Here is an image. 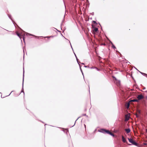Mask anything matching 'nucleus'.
I'll use <instances>...</instances> for the list:
<instances>
[{
    "mask_svg": "<svg viewBox=\"0 0 147 147\" xmlns=\"http://www.w3.org/2000/svg\"><path fill=\"white\" fill-rule=\"evenodd\" d=\"M127 139L129 141V142L131 143L132 144L135 145L136 146H138V143L134 140L131 138H127Z\"/></svg>",
    "mask_w": 147,
    "mask_h": 147,
    "instance_id": "obj_1",
    "label": "nucleus"
},
{
    "mask_svg": "<svg viewBox=\"0 0 147 147\" xmlns=\"http://www.w3.org/2000/svg\"><path fill=\"white\" fill-rule=\"evenodd\" d=\"M105 134H109V135L113 137H114L115 136V135L113 134L109 130H107L106 129Z\"/></svg>",
    "mask_w": 147,
    "mask_h": 147,
    "instance_id": "obj_2",
    "label": "nucleus"
},
{
    "mask_svg": "<svg viewBox=\"0 0 147 147\" xmlns=\"http://www.w3.org/2000/svg\"><path fill=\"white\" fill-rule=\"evenodd\" d=\"M24 68L23 67V83H22V88L21 91V92H23L24 94V89H23V84H24Z\"/></svg>",
    "mask_w": 147,
    "mask_h": 147,
    "instance_id": "obj_3",
    "label": "nucleus"
},
{
    "mask_svg": "<svg viewBox=\"0 0 147 147\" xmlns=\"http://www.w3.org/2000/svg\"><path fill=\"white\" fill-rule=\"evenodd\" d=\"M106 129L101 128L98 130V131L105 134Z\"/></svg>",
    "mask_w": 147,
    "mask_h": 147,
    "instance_id": "obj_4",
    "label": "nucleus"
},
{
    "mask_svg": "<svg viewBox=\"0 0 147 147\" xmlns=\"http://www.w3.org/2000/svg\"><path fill=\"white\" fill-rule=\"evenodd\" d=\"M91 26L93 28V31L96 32H98V28H97L95 27L93 24H92Z\"/></svg>",
    "mask_w": 147,
    "mask_h": 147,
    "instance_id": "obj_5",
    "label": "nucleus"
},
{
    "mask_svg": "<svg viewBox=\"0 0 147 147\" xmlns=\"http://www.w3.org/2000/svg\"><path fill=\"white\" fill-rule=\"evenodd\" d=\"M138 100H141L144 98V96L142 95H139L137 97Z\"/></svg>",
    "mask_w": 147,
    "mask_h": 147,
    "instance_id": "obj_6",
    "label": "nucleus"
},
{
    "mask_svg": "<svg viewBox=\"0 0 147 147\" xmlns=\"http://www.w3.org/2000/svg\"><path fill=\"white\" fill-rule=\"evenodd\" d=\"M125 130L127 134L130 133L131 131V130L129 128L125 129Z\"/></svg>",
    "mask_w": 147,
    "mask_h": 147,
    "instance_id": "obj_7",
    "label": "nucleus"
},
{
    "mask_svg": "<svg viewBox=\"0 0 147 147\" xmlns=\"http://www.w3.org/2000/svg\"><path fill=\"white\" fill-rule=\"evenodd\" d=\"M122 141L124 143H126L127 142L126 140L124 138L123 136H122Z\"/></svg>",
    "mask_w": 147,
    "mask_h": 147,
    "instance_id": "obj_8",
    "label": "nucleus"
},
{
    "mask_svg": "<svg viewBox=\"0 0 147 147\" xmlns=\"http://www.w3.org/2000/svg\"><path fill=\"white\" fill-rule=\"evenodd\" d=\"M8 16L9 18L12 20L13 23L14 24V23H13V21L12 19V17H11V15L10 14H8Z\"/></svg>",
    "mask_w": 147,
    "mask_h": 147,
    "instance_id": "obj_9",
    "label": "nucleus"
},
{
    "mask_svg": "<svg viewBox=\"0 0 147 147\" xmlns=\"http://www.w3.org/2000/svg\"><path fill=\"white\" fill-rule=\"evenodd\" d=\"M130 101L131 102H138V99H135L131 100Z\"/></svg>",
    "mask_w": 147,
    "mask_h": 147,
    "instance_id": "obj_10",
    "label": "nucleus"
},
{
    "mask_svg": "<svg viewBox=\"0 0 147 147\" xmlns=\"http://www.w3.org/2000/svg\"><path fill=\"white\" fill-rule=\"evenodd\" d=\"M140 72V73L143 75L146 76H147V74H146V73H143V72H140V71H139Z\"/></svg>",
    "mask_w": 147,
    "mask_h": 147,
    "instance_id": "obj_11",
    "label": "nucleus"
},
{
    "mask_svg": "<svg viewBox=\"0 0 147 147\" xmlns=\"http://www.w3.org/2000/svg\"><path fill=\"white\" fill-rule=\"evenodd\" d=\"M16 35L18 36L19 38L21 40V41L22 42V40H21V37H20V33H17L16 34Z\"/></svg>",
    "mask_w": 147,
    "mask_h": 147,
    "instance_id": "obj_12",
    "label": "nucleus"
},
{
    "mask_svg": "<svg viewBox=\"0 0 147 147\" xmlns=\"http://www.w3.org/2000/svg\"><path fill=\"white\" fill-rule=\"evenodd\" d=\"M111 47L112 48L114 49H116V47L115 46V45L113 44L112 45Z\"/></svg>",
    "mask_w": 147,
    "mask_h": 147,
    "instance_id": "obj_13",
    "label": "nucleus"
},
{
    "mask_svg": "<svg viewBox=\"0 0 147 147\" xmlns=\"http://www.w3.org/2000/svg\"><path fill=\"white\" fill-rule=\"evenodd\" d=\"M92 22V23H94V24H95L96 25H97V23L95 21L93 20Z\"/></svg>",
    "mask_w": 147,
    "mask_h": 147,
    "instance_id": "obj_14",
    "label": "nucleus"
},
{
    "mask_svg": "<svg viewBox=\"0 0 147 147\" xmlns=\"http://www.w3.org/2000/svg\"><path fill=\"white\" fill-rule=\"evenodd\" d=\"M74 55H75V56L76 57V61H77V60H79V59H78V58H77V57L76 54H75V53L74 52Z\"/></svg>",
    "mask_w": 147,
    "mask_h": 147,
    "instance_id": "obj_15",
    "label": "nucleus"
},
{
    "mask_svg": "<svg viewBox=\"0 0 147 147\" xmlns=\"http://www.w3.org/2000/svg\"><path fill=\"white\" fill-rule=\"evenodd\" d=\"M94 68L96 69L98 71H100V69H99L97 67H94Z\"/></svg>",
    "mask_w": 147,
    "mask_h": 147,
    "instance_id": "obj_16",
    "label": "nucleus"
},
{
    "mask_svg": "<svg viewBox=\"0 0 147 147\" xmlns=\"http://www.w3.org/2000/svg\"><path fill=\"white\" fill-rule=\"evenodd\" d=\"M80 70L81 72L82 73V74L83 75V77H84V74H83V71L81 69V68H80Z\"/></svg>",
    "mask_w": 147,
    "mask_h": 147,
    "instance_id": "obj_17",
    "label": "nucleus"
},
{
    "mask_svg": "<svg viewBox=\"0 0 147 147\" xmlns=\"http://www.w3.org/2000/svg\"><path fill=\"white\" fill-rule=\"evenodd\" d=\"M80 117H78L77 119L76 120V121H75V123H74V125H73L71 127H73V126H74L75 125L76 121H77V120H78V119L79 118H80Z\"/></svg>",
    "mask_w": 147,
    "mask_h": 147,
    "instance_id": "obj_18",
    "label": "nucleus"
},
{
    "mask_svg": "<svg viewBox=\"0 0 147 147\" xmlns=\"http://www.w3.org/2000/svg\"><path fill=\"white\" fill-rule=\"evenodd\" d=\"M26 35H30V36H33V35H32L31 34H30L28 33H26Z\"/></svg>",
    "mask_w": 147,
    "mask_h": 147,
    "instance_id": "obj_19",
    "label": "nucleus"
},
{
    "mask_svg": "<svg viewBox=\"0 0 147 147\" xmlns=\"http://www.w3.org/2000/svg\"><path fill=\"white\" fill-rule=\"evenodd\" d=\"M23 40L24 42L25 43V39L24 37H23Z\"/></svg>",
    "mask_w": 147,
    "mask_h": 147,
    "instance_id": "obj_20",
    "label": "nucleus"
},
{
    "mask_svg": "<svg viewBox=\"0 0 147 147\" xmlns=\"http://www.w3.org/2000/svg\"><path fill=\"white\" fill-rule=\"evenodd\" d=\"M82 116H86V117H88V116L87 115H86V114H82Z\"/></svg>",
    "mask_w": 147,
    "mask_h": 147,
    "instance_id": "obj_21",
    "label": "nucleus"
},
{
    "mask_svg": "<svg viewBox=\"0 0 147 147\" xmlns=\"http://www.w3.org/2000/svg\"><path fill=\"white\" fill-rule=\"evenodd\" d=\"M51 37V36H47L45 37V38H50Z\"/></svg>",
    "mask_w": 147,
    "mask_h": 147,
    "instance_id": "obj_22",
    "label": "nucleus"
},
{
    "mask_svg": "<svg viewBox=\"0 0 147 147\" xmlns=\"http://www.w3.org/2000/svg\"><path fill=\"white\" fill-rule=\"evenodd\" d=\"M77 61L79 65V64H80V63H80V62L78 60Z\"/></svg>",
    "mask_w": 147,
    "mask_h": 147,
    "instance_id": "obj_23",
    "label": "nucleus"
},
{
    "mask_svg": "<svg viewBox=\"0 0 147 147\" xmlns=\"http://www.w3.org/2000/svg\"><path fill=\"white\" fill-rule=\"evenodd\" d=\"M63 22H64V20H62V23H61V26H62V23H63Z\"/></svg>",
    "mask_w": 147,
    "mask_h": 147,
    "instance_id": "obj_24",
    "label": "nucleus"
},
{
    "mask_svg": "<svg viewBox=\"0 0 147 147\" xmlns=\"http://www.w3.org/2000/svg\"><path fill=\"white\" fill-rule=\"evenodd\" d=\"M69 43H70V44L71 47V48H72V49L73 51H74V50H73V48H72V47L71 45V43H70V41H69Z\"/></svg>",
    "mask_w": 147,
    "mask_h": 147,
    "instance_id": "obj_25",
    "label": "nucleus"
},
{
    "mask_svg": "<svg viewBox=\"0 0 147 147\" xmlns=\"http://www.w3.org/2000/svg\"><path fill=\"white\" fill-rule=\"evenodd\" d=\"M69 43H70V44L71 47V48H72V49L73 51H74V50H73V48H72V47L71 45V43H70V41H69Z\"/></svg>",
    "mask_w": 147,
    "mask_h": 147,
    "instance_id": "obj_26",
    "label": "nucleus"
},
{
    "mask_svg": "<svg viewBox=\"0 0 147 147\" xmlns=\"http://www.w3.org/2000/svg\"><path fill=\"white\" fill-rule=\"evenodd\" d=\"M68 131H69L68 129H66V134H67V132H68Z\"/></svg>",
    "mask_w": 147,
    "mask_h": 147,
    "instance_id": "obj_27",
    "label": "nucleus"
},
{
    "mask_svg": "<svg viewBox=\"0 0 147 147\" xmlns=\"http://www.w3.org/2000/svg\"><path fill=\"white\" fill-rule=\"evenodd\" d=\"M110 42L111 44V45L113 44V43H112V42L111 41H110Z\"/></svg>",
    "mask_w": 147,
    "mask_h": 147,
    "instance_id": "obj_28",
    "label": "nucleus"
},
{
    "mask_svg": "<svg viewBox=\"0 0 147 147\" xmlns=\"http://www.w3.org/2000/svg\"><path fill=\"white\" fill-rule=\"evenodd\" d=\"M91 14L92 16L94 15V13L93 12H92V13H91Z\"/></svg>",
    "mask_w": 147,
    "mask_h": 147,
    "instance_id": "obj_29",
    "label": "nucleus"
},
{
    "mask_svg": "<svg viewBox=\"0 0 147 147\" xmlns=\"http://www.w3.org/2000/svg\"><path fill=\"white\" fill-rule=\"evenodd\" d=\"M84 67H86V68H87V67H89V66H85Z\"/></svg>",
    "mask_w": 147,
    "mask_h": 147,
    "instance_id": "obj_30",
    "label": "nucleus"
},
{
    "mask_svg": "<svg viewBox=\"0 0 147 147\" xmlns=\"http://www.w3.org/2000/svg\"><path fill=\"white\" fill-rule=\"evenodd\" d=\"M113 78H114L115 79V80H117V78H116V77H114V76H113Z\"/></svg>",
    "mask_w": 147,
    "mask_h": 147,
    "instance_id": "obj_31",
    "label": "nucleus"
},
{
    "mask_svg": "<svg viewBox=\"0 0 147 147\" xmlns=\"http://www.w3.org/2000/svg\"><path fill=\"white\" fill-rule=\"evenodd\" d=\"M13 91H12L11 92V93L9 94L7 96H9V95H10V94H11V92H12Z\"/></svg>",
    "mask_w": 147,
    "mask_h": 147,
    "instance_id": "obj_32",
    "label": "nucleus"
},
{
    "mask_svg": "<svg viewBox=\"0 0 147 147\" xmlns=\"http://www.w3.org/2000/svg\"><path fill=\"white\" fill-rule=\"evenodd\" d=\"M129 103H128V105H127V106H127V107H129Z\"/></svg>",
    "mask_w": 147,
    "mask_h": 147,
    "instance_id": "obj_33",
    "label": "nucleus"
},
{
    "mask_svg": "<svg viewBox=\"0 0 147 147\" xmlns=\"http://www.w3.org/2000/svg\"><path fill=\"white\" fill-rule=\"evenodd\" d=\"M79 66L80 69V68H81V66L80 64H79Z\"/></svg>",
    "mask_w": 147,
    "mask_h": 147,
    "instance_id": "obj_34",
    "label": "nucleus"
},
{
    "mask_svg": "<svg viewBox=\"0 0 147 147\" xmlns=\"http://www.w3.org/2000/svg\"><path fill=\"white\" fill-rule=\"evenodd\" d=\"M136 117H139V115H136Z\"/></svg>",
    "mask_w": 147,
    "mask_h": 147,
    "instance_id": "obj_35",
    "label": "nucleus"
},
{
    "mask_svg": "<svg viewBox=\"0 0 147 147\" xmlns=\"http://www.w3.org/2000/svg\"><path fill=\"white\" fill-rule=\"evenodd\" d=\"M146 89V88L145 87H144L143 88V90H145Z\"/></svg>",
    "mask_w": 147,
    "mask_h": 147,
    "instance_id": "obj_36",
    "label": "nucleus"
},
{
    "mask_svg": "<svg viewBox=\"0 0 147 147\" xmlns=\"http://www.w3.org/2000/svg\"><path fill=\"white\" fill-rule=\"evenodd\" d=\"M61 35L62 36H63V37H64V38L65 39H66V38H65V37L61 33Z\"/></svg>",
    "mask_w": 147,
    "mask_h": 147,
    "instance_id": "obj_37",
    "label": "nucleus"
},
{
    "mask_svg": "<svg viewBox=\"0 0 147 147\" xmlns=\"http://www.w3.org/2000/svg\"><path fill=\"white\" fill-rule=\"evenodd\" d=\"M102 45H104V46L106 45V44L105 43L102 44Z\"/></svg>",
    "mask_w": 147,
    "mask_h": 147,
    "instance_id": "obj_38",
    "label": "nucleus"
},
{
    "mask_svg": "<svg viewBox=\"0 0 147 147\" xmlns=\"http://www.w3.org/2000/svg\"><path fill=\"white\" fill-rule=\"evenodd\" d=\"M90 68H91V69H94V68H94V67H90Z\"/></svg>",
    "mask_w": 147,
    "mask_h": 147,
    "instance_id": "obj_39",
    "label": "nucleus"
},
{
    "mask_svg": "<svg viewBox=\"0 0 147 147\" xmlns=\"http://www.w3.org/2000/svg\"><path fill=\"white\" fill-rule=\"evenodd\" d=\"M81 63L83 65H84V63Z\"/></svg>",
    "mask_w": 147,
    "mask_h": 147,
    "instance_id": "obj_40",
    "label": "nucleus"
},
{
    "mask_svg": "<svg viewBox=\"0 0 147 147\" xmlns=\"http://www.w3.org/2000/svg\"><path fill=\"white\" fill-rule=\"evenodd\" d=\"M23 51H24V50H23Z\"/></svg>",
    "mask_w": 147,
    "mask_h": 147,
    "instance_id": "obj_41",
    "label": "nucleus"
},
{
    "mask_svg": "<svg viewBox=\"0 0 147 147\" xmlns=\"http://www.w3.org/2000/svg\"><path fill=\"white\" fill-rule=\"evenodd\" d=\"M56 29L57 30V31H59V32H61L60 31H59L57 29Z\"/></svg>",
    "mask_w": 147,
    "mask_h": 147,
    "instance_id": "obj_42",
    "label": "nucleus"
},
{
    "mask_svg": "<svg viewBox=\"0 0 147 147\" xmlns=\"http://www.w3.org/2000/svg\"><path fill=\"white\" fill-rule=\"evenodd\" d=\"M146 133H147V129H146Z\"/></svg>",
    "mask_w": 147,
    "mask_h": 147,
    "instance_id": "obj_43",
    "label": "nucleus"
},
{
    "mask_svg": "<svg viewBox=\"0 0 147 147\" xmlns=\"http://www.w3.org/2000/svg\"><path fill=\"white\" fill-rule=\"evenodd\" d=\"M36 37H37V38H38L39 37L38 36H35Z\"/></svg>",
    "mask_w": 147,
    "mask_h": 147,
    "instance_id": "obj_44",
    "label": "nucleus"
},
{
    "mask_svg": "<svg viewBox=\"0 0 147 147\" xmlns=\"http://www.w3.org/2000/svg\"><path fill=\"white\" fill-rule=\"evenodd\" d=\"M128 145H131V144H128Z\"/></svg>",
    "mask_w": 147,
    "mask_h": 147,
    "instance_id": "obj_45",
    "label": "nucleus"
},
{
    "mask_svg": "<svg viewBox=\"0 0 147 147\" xmlns=\"http://www.w3.org/2000/svg\"><path fill=\"white\" fill-rule=\"evenodd\" d=\"M134 67L135 68V69H136V70H137L138 71V70L135 67Z\"/></svg>",
    "mask_w": 147,
    "mask_h": 147,
    "instance_id": "obj_46",
    "label": "nucleus"
},
{
    "mask_svg": "<svg viewBox=\"0 0 147 147\" xmlns=\"http://www.w3.org/2000/svg\"><path fill=\"white\" fill-rule=\"evenodd\" d=\"M145 92H147V90L145 91Z\"/></svg>",
    "mask_w": 147,
    "mask_h": 147,
    "instance_id": "obj_47",
    "label": "nucleus"
},
{
    "mask_svg": "<svg viewBox=\"0 0 147 147\" xmlns=\"http://www.w3.org/2000/svg\"><path fill=\"white\" fill-rule=\"evenodd\" d=\"M99 23V25L101 26L100 24V23L99 22V23Z\"/></svg>",
    "mask_w": 147,
    "mask_h": 147,
    "instance_id": "obj_48",
    "label": "nucleus"
},
{
    "mask_svg": "<svg viewBox=\"0 0 147 147\" xmlns=\"http://www.w3.org/2000/svg\"><path fill=\"white\" fill-rule=\"evenodd\" d=\"M84 125L85 127V126H86V125H85V124H84Z\"/></svg>",
    "mask_w": 147,
    "mask_h": 147,
    "instance_id": "obj_49",
    "label": "nucleus"
},
{
    "mask_svg": "<svg viewBox=\"0 0 147 147\" xmlns=\"http://www.w3.org/2000/svg\"><path fill=\"white\" fill-rule=\"evenodd\" d=\"M146 143H145L144 144L146 145Z\"/></svg>",
    "mask_w": 147,
    "mask_h": 147,
    "instance_id": "obj_50",
    "label": "nucleus"
},
{
    "mask_svg": "<svg viewBox=\"0 0 147 147\" xmlns=\"http://www.w3.org/2000/svg\"><path fill=\"white\" fill-rule=\"evenodd\" d=\"M90 19H92V18H90Z\"/></svg>",
    "mask_w": 147,
    "mask_h": 147,
    "instance_id": "obj_51",
    "label": "nucleus"
},
{
    "mask_svg": "<svg viewBox=\"0 0 147 147\" xmlns=\"http://www.w3.org/2000/svg\"><path fill=\"white\" fill-rule=\"evenodd\" d=\"M0 94H1V92H0Z\"/></svg>",
    "mask_w": 147,
    "mask_h": 147,
    "instance_id": "obj_52",
    "label": "nucleus"
},
{
    "mask_svg": "<svg viewBox=\"0 0 147 147\" xmlns=\"http://www.w3.org/2000/svg\"><path fill=\"white\" fill-rule=\"evenodd\" d=\"M46 125H47V124H45V126Z\"/></svg>",
    "mask_w": 147,
    "mask_h": 147,
    "instance_id": "obj_53",
    "label": "nucleus"
},
{
    "mask_svg": "<svg viewBox=\"0 0 147 147\" xmlns=\"http://www.w3.org/2000/svg\"><path fill=\"white\" fill-rule=\"evenodd\" d=\"M132 78H133V79H134V78H133V77H132Z\"/></svg>",
    "mask_w": 147,
    "mask_h": 147,
    "instance_id": "obj_54",
    "label": "nucleus"
},
{
    "mask_svg": "<svg viewBox=\"0 0 147 147\" xmlns=\"http://www.w3.org/2000/svg\"><path fill=\"white\" fill-rule=\"evenodd\" d=\"M128 63H129V62H128Z\"/></svg>",
    "mask_w": 147,
    "mask_h": 147,
    "instance_id": "obj_55",
    "label": "nucleus"
},
{
    "mask_svg": "<svg viewBox=\"0 0 147 147\" xmlns=\"http://www.w3.org/2000/svg\"><path fill=\"white\" fill-rule=\"evenodd\" d=\"M146 77L147 78V76H146Z\"/></svg>",
    "mask_w": 147,
    "mask_h": 147,
    "instance_id": "obj_56",
    "label": "nucleus"
},
{
    "mask_svg": "<svg viewBox=\"0 0 147 147\" xmlns=\"http://www.w3.org/2000/svg\"><path fill=\"white\" fill-rule=\"evenodd\" d=\"M90 89H89V91L90 92Z\"/></svg>",
    "mask_w": 147,
    "mask_h": 147,
    "instance_id": "obj_57",
    "label": "nucleus"
},
{
    "mask_svg": "<svg viewBox=\"0 0 147 147\" xmlns=\"http://www.w3.org/2000/svg\"><path fill=\"white\" fill-rule=\"evenodd\" d=\"M146 98H147V96L146 97Z\"/></svg>",
    "mask_w": 147,
    "mask_h": 147,
    "instance_id": "obj_58",
    "label": "nucleus"
}]
</instances>
